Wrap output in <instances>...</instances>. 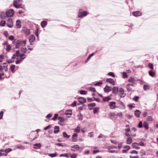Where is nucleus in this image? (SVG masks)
Wrapping results in <instances>:
<instances>
[{
    "mask_svg": "<svg viewBox=\"0 0 158 158\" xmlns=\"http://www.w3.org/2000/svg\"><path fill=\"white\" fill-rule=\"evenodd\" d=\"M147 120L149 121H152V118L151 116H149L147 117Z\"/></svg>",
    "mask_w": 158,
    "mask_h": 158,
    "instance_id": "46",
    "label": "nucleus"
},
{
    "mask_svg": "<svg viewBox=\"0 0 158 158\" xmlns=\"http://www.w3.org/2000/svg\"><path fill=\"white\" fill-rule=\"evenodd\" d=\"M115 104L116 102H109V106L111 109H114Z\"/></svg>",
    "mask_w": 158,
    "mask_h": 158,
    "instance_id": "12",
    "label": "nucleus"
},
{
    "mask_svg": "<svg viewBox=\"0 0 158 158\" xmlns=\"http://www.w3.org/2000/svg\"><path fill=\"white\" fill-rule=\"evenodd\" d=\"M77 134L76 133H74L72 135V140L73 142H76L77 140Z\"/></svg>",
    "mask_w": 158,
    "mask_h": 158,
    "instance_id": "21",
    "label": "nucleus"
},
{
    "mask_svg": "<svg viewBox=\"0 0 158 158\" xmlns=\"http://www.w3.org/2000/svg\"><path fill=\"white\" fill-rule=\"evenodd\" d=\"M96 105V104L94 103H90L88 104V106L89 107H94Z\"/></svg>",
    "mask_w": 158,
    "mask_h": 158,
    "instance_id": "47",
    "label": "nucleus"
},
{
    "mask_svg": "<svg viewBox=\"0 0 158 158\" xmlns=\"http://www.w3.org/2000/svg\"><path fill=\"white\" fill-rule=\"evenodd\" d=\"M58 116V114H55L54 117L52 118V119L54 121H55Z\"/></svg>",
    "mask_w": 158,
    "mask_h": 158,
    "instance_id": "55",
    "label": "nucleus"
},
{
    "mask_svg": "<svg viewBox=\"0 0 158 158\" xmlns=\"http://www.w3.org/2000/svg\"><path fill=\"white\" fill-rule=\"evenodd\" d=\"M132 142V139L130 137H128L126 140V143L127 144H130Z\"/></svg>",
    "mask_w": 158,
    "mask_h": 158,
    "instance_id": "25",
    "label": "nucleus"
},
{
    "mask_svg": "<svg viewBox=\"0 0 158 158\" xmlns=\"http://www.w3.org/2000/svg\"><path fill=\"white\" fill-rule=\"evenodd\" d=\"M117 115L121 118H122L123 117L122 113L121 112L118 113L117 114Z\"/></svg>",
    "mask_w": 158,
    "mask_h": 158,
    "instance_id": "62",
    "label": "nucleus"
},
{
    "mask_svg": "<svg viewBox=\"0 0 158 158\" xmlns=\"http://www.w3.org/2000/svg\"><path fill=\"white\" fill-rule=\"evenodd\" d=\"M142 123L141 121H140L138 124V127L139 128H141L142 127Z\"/></svg>",
    "mask_w": 158,
    "mask_h": 158,
    "instance_id": "61",
    "label": "nucleus"
},
{
    "mask_svg": "<svg viewBox=\"0 0 158 158\" xmlns=\"http://www.w3.org/2000/svg\"><path fill=\"white\" fill-rule=\"evenodd\" d=\"M108 75L111 76L113 77H115L114 74L113 72H109L108 73Z\"/></svg>",
    "mask_w": 158,
    "mask_h": 158,
    "instance_id": "48",
    "label": "nucleus"
},
{
    "mask_svg": "<svg viewBox=\"0 0 158 158\" xmlns=\"http://www.w3.org/2000/svg\"><path fill=\"white\" fill-rule=\"evenodd\" d=\"M21 51L22 52L25 53L26 52L27 49L26 48H22L21 49Z\"/></svg>",
    "mask_w": 158,
    "mask_h": 158,
    "instance_id": "41",
    "label": "nucleus"
},
{
    "mask_svg": "<svg viewBox=\"0 0 158 158\" xmlns=\"http://www.w3.org/2000/svg\"><path fill=\"white\" fill-rule=\"evenodd\" d=\"M14 13L15 11L14 10L10 9L6 12V14L7 17H11L14 15Z\"/></svg>",
    "mask_w": 158,
    "mask_h": 158,
    "instance_id": "6",
    "label": "nucleus"
},
{
    "mask_svg": "<svg viewBox=\"0 0 158 158\" xmlns=\"http://www.w3.org/2000/svg\"><path fill=\"white\" fill-rule=\"evenodd\" d=\"M0 17L2 19H6V17L5 15L4 12H2L0 14Z\"/></svg>",
    "mask_w": 158,
    "mask_h": 158,
    "instance_id": "32",
    "label": "nucleus"
},
{
    "mask_svg": "<svg viewBox=\"0 0 158 158\" xmlns=\"http://www.w3.org/2000/svg\"><path fill=\"white\" fill-rule=\"evenodd\" d=\"M80 94H81L85 95L87 94L86 92L84 90H81L80 91Z\"/></svg>",
    "mask_w": 158,
    "mask_h": 158,
    "instance_id": "51",
    "label": "nucleus"
},
{
    "mask_svg": "<svg viewBox=\"0 0 158 158\" xmlns=\"http://www.w3.org/2000/svg\"><path fill=\"white\" fill-rule=\"evenodd\" d=\"M130 146L128 145H126L123 147V148L125 149H123L122 150V152L123 153L127 152V151L130 149Z\"/></svg>",
    "mask_w": 158,
    "mask_h": 158,
    "instance_id": "18",
    "label": "nucleus"
},
{
    "mask_svg": "<svg viewBox=\"0 0 158 158\" xmlns=\"http://www.w3.org/2000/svg\"><path fill=\"white\" fill-rule=\"evenodd\" d=\"M71 150L73 151H79L80 152H82L83 148L80 147L78 145H74L71 147Z\"/></svg>",
    "mask_w": 158,
    "mask_h": 158,
    "instance_id": "3",
    "label": "nucleus"
},
{
    "mask_svg": "<svg viewBox=\"0 0 158 158\" xmlns=\"http://www.w3.org/2000/svg\"><path fill=\"white\" fill-rule=\"evenodd\" d=\"M8 39L11 40H13L14 39V37L12 35H10L9 36Z\"/></svg>",
    "mask_w": 158,
    "mask_h": 158,
    "instance_id": "60",
    "label": "nucleus"
},
{
    "mask_svg": "<svg viewBox=\"0 0 158 158\" xmlns=\"http://www.w3.org/2000/svg\"><path fill=\"white\" fill-rule=\"evenodd\" d=\"M106 81L107 82H109L111 84L113 85H115V82L113 79L111 78H107L106 80Z\"/></svg>",
    "mask_w": 158,
    "mask_h": 158,
    "instance_id": "11",
    "label": "nucleus"
},
{
    "mask_svg": "<svg viewBox=\"0 0 158 158\" xmlns=\"http://www.w3.org/2000/svg\"><path fill=\"white\" fill-rule=\"evenodd\" d=\"M139 98L138 96H135L133 98V99L136 102H137L138 100V99Z\"/></svg>",
    "mask_w": 158,
    "mask_h": 158,
    "instance_id": "64",
    "label": "nucleus"
},
{
    "mask_svg": "<svg viewBox=\"0 0 158 158\" xmlns=\"http://www.w3.org/2000/svg\"><path fill=\"white\" fill-rule=\"evenodd\" d=\"M78 116L79 117V120H81L82 119L83 116L81 114H80L79 115H78Z\"/></svg>",
    "mask_w": 158,
    "mask_h": 158,
    "instance_id": "49",
    "label": "nucleus"
},
{
    "mask_svg": "<svg viewBox=\"0 0 158 158\" xmlns=\"http://www.w3.org/2000/svg\"><path fill=\"white\" fill-rule=\"evenodd\" d=\"M143 126L146 129H148V123L146 122H144L143 123Z\"/></svg>",
    "mask_w": 158,
    "mask_h": 158,
    "instance_id": "31",
    "label": "nucleus"
},
{
    "mask_svg": "<svg viewBox=\"0 0 158 158\" xmlns=\"http://www.w3.org/2000/svg\"><path fill=\"white\" fill-rule=\"evenodd\" d=\"M62 156L68 157V154L67 153L61 154L60 155V157H62Z\"/></svg>",
    "mask_w": 158,
    "mask_h": 158,
    "instance_id": "56",
    "label": "nucleus"
},
{
    "mask_svg": "<svg viewBox=\"0 0 158 158\" xmlns=\"http://www.w3.org/2000/svg\"><path fill=\"white\" fill-rule=\"evenodd\" d=\"M88 89L94 92H95L96 91L95 88L93 87L89 88Z\"/></svg>",
    "mask_w": 158,
    "mask_h": 158,
    "instance_id": "42",
    "label": "nucleus"
},
{
    "mask_svg": "<svg viewBox=\"0 0 158 158\" xmlns=\"http://www.w3.org/2000/svg\"><path fill=\"white\" fill-rule=\"evenodd\" d=\"M33 148L35 149H40L41 146V145L40 143H38L34 144L33 145Z\"/></svg>",
    "mask_w": 158,
    "mask_h": 158,
    "instance_id": "19",
    "label": "nucleus"
},
{
    "mask_svg": "<svg viewBox=\"0 0 158 158\" xmlns=\"http://www.w3.org/2000/svg\"><path fill=\"white\" fill-rule=\"evenodd\" d=\"M81 130L80 127L78 126L77 128L74 129V131L77 133H79Z\"/></svg>",
    "mask_w": 158,
    "mask_h": 158,
    "instance_id": "36",
    "label": "nucleus"
},
{
    "mask_svg": "<svg viewBox=\"0 0 158 158\" xmlns=\"http://www.w3.org/2000/svg\"><path fill=\"white\" fill-rule=\"evenodd\" d=\"M58 119L60 122H63L65 121L64 118L62 117H59L58 118Z\"/></svg>",
    "mask_w": 158,
    "mask_h": 158,
    "instance_id": "34",
    "label": "nucleus"
},
{
    "mask_svg": "<svg viewBox=\"0 0 158 158\" xmlns=\"http://www.w3.org/2000/svg\"><path fill=\"white\" fill-rule=\"evenodd\" d=\"M149 75L152 76V77H153L154 76L155 74V73L154 72H153V71H150L149 72Z\"/></svg>",
    "mask_w": 158,
    "mask_h": 158,
    "instance_id": "44",
    "label": "nucleus"
},
{
    "mask_svg": "<svg viewBox=\"0 0 158 158\" xmlns=\"http://www.w3.org/2000/svg\"><path fill=\"white\" fill-rule=\"evenodd\" d=\"M112 88L111 87H110L107 85H106L105 87L104 88V91L105 92H108L110 91Z\"/></svg>",
    "mask_w": 158,
    "mask_h": 158,
    "instance_id": "14",
    "label": "nucleus"
},
{
    "mask_svg": "<svg viewBox=\"0 0 158 158\" xmlns=\"http://www.w3.org/2000/svg\"><path fill=\"white\" fill-rule=\"evenodd\" d=\"M51 125H49L44 128V130H46L50 128Z\"/></svg>",
    "mask_w": 158,
    "mask_h": 158,
    "instance_id": "63",
    "label": "nucleus"
},
{
    "mask_svg": "<svg viewBox=\"0 0 158 158\" xmlns=\"http://www.w3.org/2000/svg\"><path fill=\"white\" fill-rule=\"evenodd\" d=\"M29 41L31 44H32V43L35 40V37L33 35H31L29 37Z\"/></svg>",
    "mask_w": 158,
    "mask_h": 158,
    "instance_id": "10",
    "label": "nucleus"
},
{
    "mask_svg": "<svg viewBox=\"0 0 158 158\" xmlns=\"http://www.w3.org/2000/svg\"><path fill=\"white\" fill-rule=\"evenodd\" d=\"M66 115H71L72 114V112L71 110H67L65 112Z\"/></svg>",
    "mask_w": 158,
    "mask_h": 158,
    "instance_id": "40",
    "label": "nucleus"
},
{
    "mask_svg": "<svg viewBox=\"0 0 158 158\" xmlns=\"http://www.w3.org/2000/svg\"><path fill=\"white\" fill-rule=\"evenodd\" d=\"M13 6L16 8H22V3L14 0L13 2Z\"/></svg>",
    "mask_w": 158,
    "mask_h": 158,
    "instance_id": "5",
    "label": "nucleus"
},
{
    "mask_svg": "<svg viewBox=\"0 0 158 158\" xmlns=\"http://www.w3.org/2000/svg\"><path fill=\"white\" fill-rule=\"evenodd\" d=\"M25 56V54L22 53V54H20L19 56V57L20 58V59H23L24 58V57H23Z\"/></svg>",
    "mask_w": 158,
    "mask_h": 158,
    "instance_id": "58",
    "label": "nucleus"
},
{
    "mask_svg": "<svg viewBox=\"0 0 158 158\" xmlns=\"http://www.w3.org/2000/svg\"><path fill=\"white\" fill-rule=\"evenodd\" d=\"M148 66L149 68L153 69V65L152 63H149L148 65Z\"/></svg>",
    "mask_w": 158,
    "mask_h": 158,
    "instance_id": "57",
    "label": "nucleus"
},
{
    "mask_svg": "<svg viewBox=\"0 0 158 158\" xmlns=\"http://www.w3.org/2000/svg\"><path fill=\"white\" fill-rule=\"evenodd\" d=\"M6 23V22L4 20H1L0 23V25L4 27L5 26V25Z\"/></svg>",
    "mask_w": 158,
    "mask_h": 158,
    "instance_id": "37",
    "label": "nucleus"
},
{
    "mask_svg": "<svg viewBox=\"0 0 158 158\" xmlns=\"http://www.w3.org/2000/svg\"><path fill=\"white\" fill-rule=\"evenodd\" d=\"M63 136L64 138H68L70 136V135H68L67 134L66 132H63Z\"/></svg>",
    "mask_w": 158,
    "mask_h": 158,
    "instance_id": "39",
    "label": "nucleus"
},
{
    "mask_svg": "<svg viewBox=\"0 0 158 158\" xmlns=\"http://www.w3.org/2000/svg\"><path fill=\"white\" fill-rule=\"evenodd\" d=\"M11 49V47L10 45H7L6 47V50L9 52V51Z\"/></svg>",
    "mask_w": 158,
    "mask_h": 158,
    "instance_id": "54",
    "label": "nucleus"
},
{
    "mask_svg": "<svg viewBox=\"0 0 158 158\" xmlns=\"http://www.w3.org/2000/svg\"><path fill=\"white\" fill-rule=\"evenodd\" d=\"M133 15L135 17H138L141 16L142 15V13L139 11H137L133 12Z\"/></svg>",
    "mask_w": 158,
    "mask_h": 158,
    "instance_id": "13",
    "label": "nucleus"
},
{
    "mask_svg": "<svg viewBox=\"0 0 158 158\" xmlns=\"http://www.w3.org/2000/svg\"><path fill=\"white\" fill-rule=\"evenodd\" d=\"M119 96L121 98H123L126 95L124 91L123 88H120L119 90Z\"/></svg>",
    "mask_w": 158,
    "mask_h": 158,
    "instance_id": "8",
    "label": "nucleus"
},
{
    "mask_svg": "<svg viewBox=\"0 0 158 158\" xmlns=\"http://www.w3.org/2000/svg\"><path fill=\"white\" fill-rule=\"evenodd\" d=\"M79 102L81 103H83L86 102V99L83 97H79L78 98Z\"/></svg>",
    "mask_w": 158,
    "mask_h": 158,
    "instance_id": "15",
    "label": "nucleus"
},
{
    "mask_svg": "<svg viewBox=\"0 0 158 158\" xmlns=\"http://www.w3.org/2000/svg\"><path fill=\"white\" fill-rule=\"evenodd\" d=\"M88 14V12L86 11H83L82 9L79 10L78 17L82 18L84 16H86Z\"/></svg>",
    "mask_w": 158,
    "mask_h": 158,
    "instance_id": "2",
    "label": "nucleus"
},
{
    "mask_svg": "<svg viewBox=\"0 0 158 158\" xmlns=\"http://www.w3.org/2000/svg\"><path fill=\"white\" fill-rule=\"evenodd\" d=\"M102 82H99L98 83H96L94 84V85L95 86H100L102 85Z\"/></svg>",
    "mask_w": 158,
    "mask_h": 158,
    "instance_id": "45",
    "label": "nucleus"
},
{
    "mask_svg": "<svg viewBox=\"0 0 158 158\" xmlns=\"http://www.w3.org/2000/svg\"><path fill=\"white\" fill-rule=\"evenodd\" d=\"M139 145L138 143H134L132 144V147L136 149H139L140 148L138 147Z\"/></svg>",
    "mask_w": 158,
    "mask_h": 158,
    "instance_id": "20",
    "label": "nucleus"
},
{
    "mask_svg": "<svg viewBox=\"0 0 158 158\" xmlns=\"http://www.w3.org/2000/svg\"><path fill=\"white\" fill-rule=\"evenodd\" d=\"M57 153L55 152L53 154H48V156L51 157H53L56 156H57Z\"/></svg>",
    "mask_w": 158,
    "mask_h": 158,
    "instance_id": "33",
    "label": "nucleus"
},
{
    "mask_svg": "<svg viewBox=\"0 0 158 158\" xmlns=\"http://www.w3.org/2000/svg\"><path fill=\"white\" fill-rule=\"evenodd\" d=\"M122 75L123 78H125L127 77V75L126 73L125 72H124L123 73Z\"/></svg>",
    "mask_w": 158,
    "mask_h": 158,
    "instance_id": "59",
    "label": "nucleus"
},
{
    "mask_svg": "<svg viewBox=\"0 0 158 158\" xmlns=\"http://www.w3.org/2000/svg\"><path fill=\"white\" fill-rule=\"evenodd\" d=\"M60 131V128L59 126H56L54 127V132L55 134L58 133Z\"/></svg>",
    "mask_w": 158,
    "mask_h": 158,
    "instance_id": "23",
    "label": "nucleus"
},
{
    "mask_svg": "<svg viewBox=\"0 0 158 158\" xmlns=\"http://www.w3.org/2000/svg\"><path fill=\"white\" fill-rule=\"evenodd\" d=\"M22 42L21 40H18L16 43L15 48H18L19 47L22 45Z\"/></svg>",
    "mask_w": 158,
    "mask_h": 158,
    "instance_id": "9",
    "label": "nucleus"
},
{
    "mask_svg": "<svg viewBox=\"0 0 158 158\" xmlns=\"http://www.w3.org/2000/svg\"><path fill=\"white\" fill-rule=\"evenodd\" d=\"M119 89L118 87H114L112 89V93L115 94H116L118 91H119Z\"/></svg>",
    "mask_w": 158,
    "mask_h": 158,
    "instance_id": "17",
    "label": "nucleus"
},
{
    "mask_svg": "<svg viewBox=\"0 0 158 158\" xmlns=\"http://www.w3.org/2000/svg\"><path fill=\"white\" fill-rule=\"evenodd\" d=\"M25 58V57H24V58L23 59H20V60H16L15 61L16 64H20V63H21L22 62L23 60Z\"/></svg>",
    "mask_w": 158,
    "mask_h": 158,
    "instance_id": "38",
    "label": "nucleus"
},
{
    "mask_svg": "<svg viewBox=\"0 0 158 158\" xmlns=\"http://www.w3.org/2000/svg\"><path fill=\"white\" fill-rule=\"evenodd\" d=\"M99 109V108L98 107H97L95 108L93 110L94 113L95 114L96 113H97Z\"/></svg>",
    "mask_w": 158,
    "mask_h": 158,
    "instance_id": "50",
    "label": "nucleus"
},
{
    "mask_svg": "<svg viewBox=\"0 0 158 158\" xmlns=\"http://www.w3.org/2000/svg\"><path fill=\"white\" fill-rule=\"evenodd\" d=\"M111 98L109 96H108L107 97L103 98L102 99V100L103 102H108L111 100Z\"/></svg>",
    "mask_w": 158,
    "mask_h": 158,
    "instance_id": "27",
    "label": "nucleus"
},
{
    "mask_svg": "<svg viewBox=\"0 0 158 158\" xmlns=\"http://www.w3.org/2000/svg\"><path fill=\"white\" fill-rule=\"evenodd\" d=\"M23 31L27 35H28L30 34V32L29 29H26L23 30Z\"/></svg>",
    "mask_w": 158,
    "mask_h": 158,
    "instance_id": "29",
    "label": "nucleus"
},
{
    "mask_svg": "<svg viewBox=\"0 0 158 158\" xmlns=\"http://www.w3.org/2000/svg\"><path fill=\"white\" fill-rule=\"evenodd\" d=\"M47 24V22L46 21H42L41 23V25L42 27L44 28Z\"/></svg>",
    "mask_w": 158,
    "mask_h": 158,
    "instance_id": "28",
    "label": "nucleus"
},
{
    "mask_svg": "<svg viewBox=\"0 0 158 158\" xmlns=\"http://www.w3.org/2000/svg\"><path fill=\"white\" fill-rule=\"evenodd\" d=\"M16 25L18 28H20L21 27V22L20 20L18 19L16 21Z\"/></svg>",
    "mask_w": 158,
    "mask_h": 158,
    "instance_id": "22",
    "label": "nucleus"
},
{
    "mask_svg": "<svg viewBox=\"0 0 158 158\" xmlns=\"http://www.w3.org/2000/svg\"><path fill=\"white\" fill-rule=\"evenodd\" d=\"M24 146L22 145H18L17 146L16 148L17 149H23Z\"/></svg>",
    "mask_w": 158,
    "mask_h": 158,
    "instance_id": "43",
    "label": "nucleus"
},
{
    "mask_svg": "<svg viewBox=\"0 0 158 158\" xmlns=\"http://www.w3.org/2000/svg\"><path fill=\"white\" fill-rule=\"evenodd\" d=\"M12 150L10 148H6L5 149V152L6 153H8Z\"/></svg>",
    "mask_w": 158,
    "mask_h": 158,
    "instance_id": "52",
    "label": "nucleus"
},
{
    "mask_svg": "<svg viewBox=\"0 0 158 158\" xmlns=\"http://www.w3.org/2000/svg\"><path fill=\"white\" fill-rule=\"evenodd\" d=\"M150 87L148 85H144L143 86V89L144 91H147L150 89Z\"/></svg>",
    "mask_w": 158,
    "mask_h": 158,
    "instance_id": "26",
    "label": "nucleus"
},
{
    "mask_svg": "<svg viewBox=\"0 0 158 158\" xmlns=\"http://www.w3.org/2000/svg\"><path fill=\"white\" fill-rule=\"evenodd\" d=\"M141 112L139 110H136L135 111V114L137 117H139L140 116V114Z\"/></svg>",
    "mask_w": 158,
    "mask_h": 158,
    "instance_id": "24",
    "label": "nucleus"
},
{
    "mask_svg": "<svg viewBox=\"0 0 158 158\" xmlns=\"http://www.w3.org/2000/svg\"><path fill=\"white\" fill-rule=\"evenodd\" d=\"M134 84H129L126 85V88L128 92H133L134 91Z\"/></svg>",
    "mask_w": 158,
    "mask_h": 158,
    "instance_id": "4",
    "label": "nucleus"
},
{
    "mask_svg": "<svg viewBox=\"0 0 158 158\" xmlns=\"http://www.w3.org/2000/svg\"><path fill=\"white\" fill-rule=\"evenodd\" d=\"M7 65L6 63H4L0 66V79H2V76L4 75L2 72L3 71L7 72L8 71Z\"/></svg>",
    "mask_w": 158,
    "mask_h": 158,
    "instance_id": "1",
    "label": "nucleus"
},
{
    "mask_svg": "<svg viewBox=\"0 0 158 158\" xmlns=\"http://www.w3.org/2000/svg\"><path fill=\"white\" fill-rule=\"evenodd\" d=\"M136 81V80L135 78L131 77H129L128 80V81L132 83V84H136V83H135Z\"/></svg>",
    "mask_w": 158,
    "mask_h": 158,
    "instance_id": "16",
    "label": "nucleus"
},
{
    "mask_svg": "<svg viewBox=\"0 0 158 158\" xmlns=\"http://www.w3.org/2000/svg\"><path fill=\"white\" fill-rule=\"evenodd\" d=\"M7 25L10 28H12L13 26V20L12 19L9 18L7 20Z\"/></svg>",
    "mask_w": 158,
    "mask_h": 158,
    "instance_id": "7",
    "label": "nucleus"
},
{
    "mask_svg": "<svg viewBox=\"0 0 158 158\" xmlns=\"http://www.w3.org/2000/svg\"><path fill=\"white\" fill-rule=\"evenodd\" d=\"M15 66L14 64H11L10 67V69L11 71L13 73L15 72Z\"/></svg>",
    "mask_w": 158,
    "mask_h": 158,
    "instance_id": "30",
    "label": "nucleus"
},
{
    "mask_svg": "<svg viewBox=\"0 0 158 158\" xmlns=\"http://www.w3.org/2000/svg\"><path fill=\"white\" fill-rule=\"evenodd\" d=\"M70 154V156L71 158H76L77 156V154L75 153Z\"/></svg>",
    "mask_w": 158,
    "mask_h": 158,
    "instance_id": "35",
    "label": "nucleus"
},
{
    "mask_svg": "<svg viewBox=\"0 0 158 158\" xmlns=\"http://www.w3.org/2000/svg\"><path fill=\"white\" fill-rule=\"evenodd\" d=\"M116 114L114 112L110 113L109 114V116L110 117H114L115 116Z\"/></svg>",
    "mask_w": 158,
    "mask_h": 158,
    "instance_id": "53",
    "label": "nucleus"
}]
</instances>
